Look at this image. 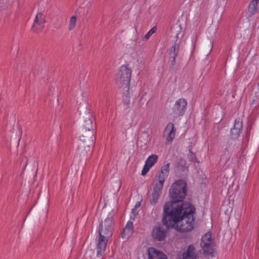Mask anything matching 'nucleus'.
<instances>
[{"label":"nucleus","instance_id":"nucleus-16","mask_svg":"<svg viewBox=\"0 0 259 259\" xmlns=\"http://www.w3.org/2000/svg\"><path fill=\"white\" fill-rule=\"evenodd\" d=\"M258 0H252L248 6L249 16H251L259 11L257 7Z\"/></svg>","mask_w":259,"mask_h":259},{"label":"nucleus","instance_id":"nucleus-13","mask_svg":"<svg viewBox=\"0 0 259 259\" xmlns=\"http://www.w3.org/2000/svg\"><path fill=\"white\" fill-rule=\"evenodd\" d=\"M155 186L152 193V197L150 199V203L151 205H154L157 202L161 193L162 188H157Z\"/></svg>","mask_w":259,"mask_h":259},{"label":"nucleus","instance_id":"nucleus-3","mask_svg":"<svg viewBox=\"0 0 259 259\" xmlns=\"http://www.w3.org/2000/svg\"><path fill=\"white\" fill-rule=\"evenodd\" d=\"M114 225V222L112 217L106 218L104 223L100 225L97 244V256H101L104 252L108 239L112 235Z\"/></svg>","mask_w":259,"mask_h":259},{"label":"nucleus","instance_id":"nucleus-6","mask_svg":"<svg viewBox=\"0 0 259 259\" xmlns=\"http://www.w3.org/2000/svg\"><path fill=\"white\" fill-rule=\"evenodd\" d=\"M81 118L82 120L81 124V135L87 136L89 132H94V124L93 123L94 117L88 110L87 106H85L84 113L82 115Z\"/></svg>","mask_w":259,"mask_h":259},{"label":"nucleus","instance_id":"nucleus-20","mask_svg":"<svg viewBox=\"0 0 259 259\" xmlns=\"http://www.w3.org/2000/svg\"><path fill=\"white\" fill-rule=\"evenodd\" d=\"M241 132V131L239 130H237L235 128H232L231 129V135L232 138L234 139H236L238 138V137L240 135V133Z\"/></svg>","mask_w":259,"mask_h":259},{"label":"nucleus","instance_id":"nucleus-5","mask_svg":"<svg viewBox=\"0 0 259 259\" xmlns=\"http://www.w3.org/2000/svg\"><path fill=\"white\" fill-rule=\"evenodd\" d=\"M94 132H89L87 136L81 135L78 143V149L82 154L91 151V146L93 145Z\"/></svg>","mask_w":259,"mask_h":259},{"label":"nucleus","instance_id":"nucleus-23","mask_svg":"<svg viewBox=\"0 0 259 259\" xmlns=\"http://www.w3.org/2000/svg\"><path fill=\"white\" fill-rule=\"evenodd\" d=\"M130 85H127V87H119V88L121 89L123 91V97H131V93L130 92Z\"/></svg>","mask_w":259,"mask_h":259},{"label":"nucleus","instance_id":"nucleus-17","mask_svg":"<svg viewBox=\"0 0 259 259\" xmlns=\"http://www.w3.org/2000/svg\"><path fill=\"white\" fill-rule=\"evenodd\" d=\"M201 246L203 250L204 254H205L206 255H213V253L214 252V245L212 244V243L208 244L205 243L204 244H202V245H201Z\"/></svg>","mask_w":259,"mask_h":259},{"label":"nucleus","instance_id":"nucleus-2","mask_svg":"<svg viewBox=\"0 0 259 259\" xmlns=\"http://www.w3.org/2000/svg\"><path fill=\"white\" fill-rule=\"evenodd\" d=\"M187 183L182 180L176 181L171 186L169 191L170 201L166 202L163 206V212L184 207V199L187 193Z\"/></svg>","mask_w":259,"mask_h":259},{"label":"nucleus","instance_id":"nucleus-33","mask_svg":"<svg viewBox=\"0 0 259 259\" xmlns=\"http://www.w3.org/2000/svg\"><path fill=\"white\" fill-rule=\"evenodd\" d=\"M80 107H79L78 108V110L79 111V112L81 113V111L80 110Z\"/></svg>","mask_w":259,"mask_h":259},{"label":"nucleus","instance_id":"nucleus-32","mask_svg":"<svg viewBox=\"0 0 259 259\" xmlns=\"http://www.w3.org/2000/svg\"><path fill=\"white\" fill-rule=\"evenodd\" d=\"M140 205V203L139 202L138 203H137V204H136L135 205V208H137L138 207H139Z\"/></svg>","mask_w":259,"mask_h":259},{"label":"nucleus","instance_id":"nucleus-14","mask_svg":"<svg viewBox=\"0 0 259 259\" xmlns=\"http://www.w3.org/2000/svg\"><path fill=\"white\" fill-rule=\"evenodd\" d=\"M197 255L195 252V247L193 245L188 246L186 251L183 254V259H196Z\"/></svg>","mask_w":259,"mask_h":259},{"label":"nucleus","instance_id":"nucleus-15","mask_svg":"<svg viewBox=\"0 0 259 259\" xmlns=\"http://www.w3.org/2000/svg\"><path fill=\"white\" fill-rule=\"evenodd\" d=\"M165 132H168L166 140L171 142L175 137L176 128L174 124L171 122L168 123L165 128Z\"/></svg>","mask_w":259,"mask_h":259},{"label":"nucleus","instance_id":"nucleus-21","mask_svg":"<svg viewBox=\"0 0 259 259\" xmlns=\"http://www.w3.org/2000/svg\"><path fill=\"white\" fill-rule=\"evenodd\" d=\"M157 30L156 27H153L144 36L143 40H146L149 38V37L154 33Z\"/></svg>","mask_w":259,"mask_h":259},{"label":"nucleus","instance_id":"nucleus-18","mask_svg":"<svg viewBox=\"0 0 259 259\" xmlns=\"http://www.w3.org/2000/svg\"><path fill=\"white\" fill-rule=\"evenodd\" d=\"M158 157L156 154H152L149 156L146 160L145 163L147 164L150 167H152L157 161Z\"/></svg>","mask_w":259,"mask_h":259},{"label":"nucleus","instance_id":"nucleus-30","mask_svg":"<svg viewBox=\"0 0 259 259\" xmlns=\"http://www.w3.org/2000/svg\"><path fill=\"white\" fill-rule=\"evenodd\" d=\"M190 153H191V154H190V158L192 159L194 157L195 158V159H196V157H195V155H194V154L192 153V152L191 151H190Z\"/></svg>","mask_w":259,"mask_h":259},{"label":"nucleus","instance_id":"nucleus-25","mask_svg":"<svg viewBox=\"0 0 259 259\" xmlns=\"http://www.w3.org/2000/svg\"><path fill=\"white\" fill-rule=\"evenodd\" d=\"M234 128H236L237 130H239L242 131V122L240 121L239 119H235L234 122Z\"/></svg>","mask_w":259,"mask_h":259},{"label":"nucleus","instance_id":"nucleus-26","mask_svg":"<svg viewBox=\"0 0 259 259\" xmlns=\"http://www.w3.org/2000/svg\"><path fill=\"white\" fill-rule=\"evenodd\" d=\"M151 167H150V166L147 165V164L145 163V165L143 168V170L142 171V175H143V176L146 175L147 174V172L149 171V170Z\"/></svg>","mask_w":259,"mask_h":259},{"label":"nucleus","instance_id":"nucleus-34","mask_svg":"<svg viewBox=\"0 0 259 259\" xmlns=\"http://www.w3.org/2000/svg\"><path fill=\"white\" fill-rule=\"evenodd\" d=\"M26 163H27V162ZM26 165H27V163L25 164V166H26Z\"/></svg>","mask_w":259,"mask_h":259},{"label":"nucleus","instance_id":"nucleus-19","mask_svg":"<svg viewBox=\"0 0 259 259\" xmlns=\"http://www.w3.org/2000/svg\"><path fill=\"white\" fill-rule=\"evenodd\" d=\"M206 243V244L212 243L211 240V234L209 232H207L205 233L201 238V245H202V244H204Z\"/></svg>","mask_w":259,"mask_h":259},{"label":"nucleus","instance_id":"nucleus-27","mask_svg":"<svg viewBox=\"0 0 259 259\" xmlns=\"http://www.w3.org/2000/svg\"><path fill=\"white\" fill-rule=\"evenodd\" d=\"M130 97H123V103L126 105L127 107L128 108L130 107Z\"/></svg>","mask_w":259,"mask_h":259},{"label":"nucleus","instance_id":"nucleus-10","mask_svg":"<svg viewBox=\"0 0 259 259\" xmlns=\"http://www.w3.org/2000/svg\"><path fill=\"white\" fill-rule=\"evenodd\" d=\"M169 172V163H167L161 167L158 176V181L156 183L155 185L158 188H163V183L167 177Z\"/></svg>","mask_w":259,"mask_h":259},{"label":"nucleus","instance_id":"nucleus-29","mask_svg":"<svg viewBox=\"0 0 259 259\" xmlns=\"http://www.w3.org/2000/svg\"><path fill=\"white\" fill-rule=\"evenodd\" d=\"M212 45L211 43H210L209 47H208V50L206 52V53H207V55H208L210 54V53L212 50Z\"/></svg>","mask_w":259,"mask_h":259},{"label":"nucleus","instance_id":"nucleus-35","mask_svg":"<svg viewBox=\"0 0 259 259\" xmlns=\"http://www.w3.org/2000/svg\"><path fill=\"white\" fill-rule=\"evenodd\" d=\"M258 86H259V82H258Z\"/></svg>","mask_w":259,"mask_h":259},{"label":"nucleus","instance_id":"nucleus-12","mask_svg":"<svg viewBox=\"0 0 259 259\" xmlns=\"http://www.w3.org/2000/svg\"><path fill=\"white\" fill-rule=\"evenodd\" d=\"M149 259H167L166 255L162 251L154 247H150L148 249Z\"/></svg>","mask_w":259,"mask_h":259},{"label":"nucleus","instance_id":"nucleus-4","mask_svg":"<svg viewBox=\"0 0 259 259\" xmlns=\"http://www.w3.org/2000/svg\"><path fill=\"white\" fill-rule=\"evenodd\" d=\"M132 72V69L128 64L123 65L120 67L116 77V82L119 87L130 85Z\"/></svg>","mask_w":259,"mask_h":259},{"label":"nucleus","instance_id":"nucleus-7","mask_svg":"<svg viewBox=\"0 0 259 259\" xmlns=\"http://www.w3.org/2000/svg\"><path fill=\"white\" fill-rule=\"evenodd\" d=\"M187 102L184 98L177 100L172 108V115L174 118L183 116L186 110Z\"/></svg>","mask_w":259,"mask_h":259},{"label":"nucleus","instance_id":"nucleus-28","mask_svg":"<svg viewBox=\"0 0 259 259\" xmlns=\"http://www.w3.org/2000/svg\"><path fill=\"white\" fill-rule=\"evenodd\" d=\"M125 229H127V230H129L133 232V223L131 221H128L125 227H124Z\"/></svg>","mask_w":259,"mask_h":259},{"label":"nucleus","instance_id":"nucleus-11","mask_svg":"<svg viewBox=\"0 0 259 259\" xmlns=\"http://www.w3.org/2000/svg\"><path fill=\"white\" fill-rule=\"evenodd\" d=\"M178 34H177L175 38L176 40H174L173 45L169 49V54L170 57L172 59L171 60V65L172 66L175 65L176 64V58L178 56L180 51V41L178 40Z\"/></svg>","mask_w":259,"mask_h":259},{"label":"nucleus","instance_id":"nucleus-22","mask_svg":"<svg viewBox=\"0 0 259 259\" xmlns=\"http://www.w3.org/2000/svg\"><path fill=\"white\" fill-rule=\"evenodd\" d=\"M77 18L75 16H73L71 17L70 22H69V29L72 30L73 29L75 26Z\"/></svg>","mask_w":259,"mask_h":259},{"label":"nucleus","instance_id":"nucleus-1","mask_svg":"<svg viewBox=\"0 0 259 259\" xmlns=\"http://www.w3.org/2000/svg\"><path fill=\"white\" fill-rule=\"evenodd\" d=\"M195 206L189 202L184 207L163 212L162 223L168 229H175L179 232H188L194 229Z\"/></svg>","mask_w":259,"mask_h":259},{"label":"nucleus","instance_id":"nucleus-31","mask_svg":"<svg viewBox=\"0 0 259 259\" xmlns=\"http://www.w3.org/2000/svg\"><path fill=\"white\" fill-rule=\"evenodd\" d=\"M132 213H134V214L135 215H136V214H138V212H136V209H135V208H134V209H132Z\"/></svg>","mask_w":259,"mask_h":259},{"label":"nucleus","instance_id":"nucleus-24","mask_svg":"<svg viewBox=\"0 0 259 259\" xmlns=\"http://www.w3.org/2000/svg\"><path fill=\"white\" fill-rule=\"evenodd\" d=\"M132 233V231L124 228L121 233V237L123 238H128Z\"/></svg>","mask_w":259,"mask_h":259},{"label":"nucleus","instance_id":"nucleus-8","mask_svg":"<svg viewBox=\"0 0 259 259\" xmlns=\"http://www.w3.org/2000/svg\"><path fill=\"white\" fill-rule=\"evenodd\" d=\"M168 230L166 228L164 229L161 224L155 226L152 231V237L156 241H164L166 238Z\"/></svg>","mask_w":259,"mask_h":259},{"label":"nucleus","instance_id":"nucleus-9","mask_svg":"<svg viewBox=\"0 0 259 259\" xmlns=\"http://www.w3.org/2000/svg\"><path fill=\"white\" fill-rule=\"evenodd\" d=\"M45 16L41 13H38L34 20L32 28V30L35 32L41 31L45 27Z\"/></svg>","mask_w":259,"mask_h":259}]
</instances>
